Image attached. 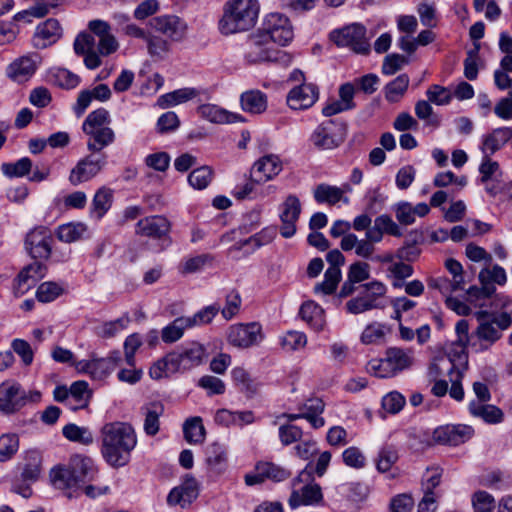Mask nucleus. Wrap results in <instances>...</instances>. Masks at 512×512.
I'll return each instance as SVG.
<instances>
[{
	"label": "nucleus",
	"instance_id": "8",
	"mask_svg": "<svg viewBox=\"0 0 512 512\" xmlns=\"http://www.w3.org/2000/svg\"><path fill=\"white\" fill-rule=\"evenodd\" d=\"M40 399L39 391L27 392L15 381H5L0 385V410L4 413H14L27 403H37Z\"/></svg>",
	"mask_w": 512,
	"mask_h": 512
},
{
	"label": "nucleus",
	"instance_id": "44",
	"mask_svg": "<svg viewBox=\"0 0 512 512\" xmlns=\"http://www.w3.org/2000/svg\"><path fill=\"white\" fill-rule=\"evenodd\" d=\"M185 440L190 444H200L205 440V427L202 418L199 416L187 419L183 424Z\"/></svg>",
	"mask_w": 512,
	"mask_h": 512
},
{
	"label": "nucleus",
	"instance_id": "30",
	"mask_svg": "<svg viewBox=\"0 0 512 512\" xmlns=\"http://www.w3.org/2000/svg\"><path fill=\"white\" fill-rule=\"evenodd\" d=\"M90 397L88 383L84 380L76 381L71 384L69 390L66 389V407L72 411L86 408Z\"/></svg>",
	"mask_w": 512,
	"mask_h": 512
},
{
	"label": "nucleus",
	"instance_id": "51",
	"mask_svg": "<svg viewBox=\"0 0 512 512\" xmlns=\"http://www.w3.org/2000/svg\"><path fill=\"white\" fill-rule=\"evenodd\" d=\"M459 360H463L461 368H457L454 375L450 378L451 387L448 389L449 395L456 401H462L464 399V389L462 387V379L467 369V357L465 355L459 356Z\"/></svg>",
	"mask_w": 512,
	"mask_h": 512
},
{
	"label": "nucleus",
	"instance_id": "22",
	"mask_svg": "<svg viewBox=\"0 0 512 512\" xmlns=\"http://www.w3.org/2000/svg\"><path fill=\"white\" fill-rule=\"evenodd\" d=\"M474 429L469 425H444L436 428L433 439L442 445L458 446L472 438Z\"/></svg>",
	"mask_w": 512,
	"mask_h": 512
},
{
	"label": "nucleus",
	"instance_id": "52",
	"mask_svg": "<svg viewBox=\"0 0 512 512\" xmlns=\"http://www.w3.org/2000/svg\"><path fill=\"white\" fill-rule=\"evenodd\" d=\"M341 280V270L335 268H328L324 274V280L318 283L314 287L315 293H323L325 295H331L335 292L339 282Z\"/></svg>",
	"mask_w": 512,
	"mask_h": 512
},
{
	"label": "nucleus",
	"instance_id": "23",
	"mask_svg": "<svg viewBox=\"0 0 512 512\" xmlns=\"http://www.w3.org/2000/svg\"><path fill=\"white\" fill-rule=\"evenodd\" d=\"M319 98V89L312 83H301L291 89L286 97L288 106L293 110H306Z\"/></svg>",
	"mask_w": 512,
	"mask_h": 512
},
{
	"label": "nucleus",
	"instance_id": "49",
	"mask_svg": "<svg viewBox=\"0 0 512 512\" xmlns=\"http://www.w3.org/2000/svg\"><path fill=\"white\" fill-rule=\"evenodd\" d=\"M387 331L386 325L379 322H372L364 328L360 337L361 343L365 345L381 344L385 340Z\"/></svg>",
	"mask_w": 512,
	"mask_h": 512
},
{
	"label": "nucleus",
	"instance_id": "4",
	"mask_svg": "<svg viewBox=\"0 0 512 512\" xmlns=\"http://www.w3.org/2000/svg\"><path fill=\"white\" fill-rule=\"evenodd\" d=\"M243 58L249 65L269 62L288 65L291 57L284 51L274 46L258 30L250 34L243 44Z\"/></svg>",
	"mask_w": 512,
	"mask_h": 512
},
{
	"label": "nucleus",
	"instance_id": "15",
	"mask_svg": "<svg viewBox=\"0 0 512 512\" xmlns=\"http://www.w3.org/2000/svg\"><path fill=\"white\" fill-rule=\"evenodd\" d=\"M263 339L262 326L258 322L232 325L227 334L229 344L243 349L259 345Z\"/></svg>",
	"mask_w": 512,
	"mask_h": 512
},
{
	"label": "nucleus",
	"instance_id": "42",
	"mask_svg": "<svg viewBox=\"0 0 512 512\" xmlns=\"http://www.w3.org/2000/svg\"><path fill=\"white\" fill-rule=\"evenodd\" d=\"M313 194L315 201L320 204L335 205L340 200L348 202V198H343L344 191L341 188L324 183L317 185Z\"/></svg>",
	"mask_w": 512,
	"mask_h": 512
},
{
	"label": "nucleus",
	"instance_id": "58",
	"mask_svg": "<svg viewBox=\"0 0 512 512\" xmlns=\"http://www.w3.org/2000/svg\"><path fill=\"white\" fill-rule=\"evenodd\" d=\"M226 460V452L220 444L214 443L208 447L207 463L211 468L221 471L225 466Z\"/></svg>",
	"mask_w": 512,
	"mask_h": 512
},
{
	"label": "nucleus",
	"instance_id": "21",
	"mask_svg": "<svg viewBox=\"0 0 512 512\" xmlns=\"http://www.w3.org/2000/svg\"><path fill=\"white\" fill-rule=\"evenodd\" d=\"M280 211V234L284 238H291L296 233V222L302 211L299 198L294 194L288 195L281 204Z\"/></svg>",
	"mask_w": 512,
	"mask_h": 512
},
{
	"label": "nucleus",
	"instance_id": "45",
	"mask_svg": "<svg viewBox=\"0 0 512 512\" xmlns=\"http://www.w3.org/2000/svg\"><path fill=\"white\" fill-rule=\"evenodd\" d=\"M409 86L407 74H400L384 87L385 99L390 103H396L404 96Z\"/></svg>",
	"mask_w": 512,
	"mask_h": 512
},
{
	"label": "nucleus",
	"instance_id": "31",
	"mask_svg": "<svg viewBox=\"0 0 512 512\" xmlns=\"http://www.w3.org/2000/svg\"><path fill=\"white\" fill-rule=\"evenodd\" d=\"M197 111L203 119L211 123L229 124L243 121L241 115L231 113L215 104L200 105Z\"/></svg>",
	"mask_w": 512,
	"mask_h": 512
},
{
	"label": "nucleus",
	"instance_id": "37",
	"mask_svg": "<svg viewBox=\"0 0 512 512\" xmlns=\"http://www.w3.org/2000/svg\"><path fill=\"white\" fill-rule=\"evenodd\" d=\"M324 402L319 398L308 399L299 409L313 428L318 429L324 426L325 420L321 416L324 411Z\"/></svg>",
	"mask_w": 512,
	"mask_h": 512
},
{
	"label": "nucleus",
	"instance_id": "35",
	"mask_svg": "<svg viewBox=\"0 0 512 512\" xmlns=\"http://www.w3.org/2000/svg\"><path fill=\"white\" fill-rule=\"evenodd\" d=\"M299 315L315 331L323 330L325 326L324 310L313 301H308L300 307Z\"/></svg>",
	"mask_w": 512,
	"mask_h": 512
},
{
	"label": "nucleus",
	"instance_id": "41",
	"mask_svg": "<svg viewBox=\"0 0 512 512\" xmlns=\"http://www.w3.org/2000/svg\"><path fill=\"white\" fill-rule=\"evenodd\" d=\"M469 412L475 416L483 419L487 423H500L503 420V412L501 409L494 405L482 404L472 401L469 404Z\"/></svg>",
	"mask_w": 512,
	"mask_h": 512
},
{
	"label": "nucleus",
	"instance_id": "2",
	"mask_svg": "<svg viewBox=\"0 0 512 512\" xmlns=\"http://www.w3.org/2000/svg\"><path fill=\"white\" fill-rule=\"evenodd\" d=\"M258 15L257 0H228L223 5L218 29L225 36L248 31L256 24Z\"/></svg>",
	"mask_w": 512,
	"mask_h": 512
},
{
	"label": "nucleus",
	"instance_id": "20",
	"mask_svg": "<svg viewBox=\"0 0 512 512\" xmlns=\"http://www.w3.org/2000/svg\"><path fill=\"white\" fill-rule=\"evenodd\" d=\"M40 62L37 53L20 56L7 66L6 76L16 83H24L35 74Z\"/></svg>",
	"mask_w": 512,
	"mask_h": 512
},
{
	"label": "nucleus",
	"instance_id": "53",
	"mask_svg": "<svg viewBox=\"0 0 512 512\" xmlns=\"http://www.w3.org/2000/svg\"><path fill=\"white\" fill-rule=\"evenodd\" d=\"M147 51L152 58L164 59L170 51L168 40L158 35L149 34L146 39Z\"/></svg>",
	"mask_w": 512,
	"mask_h": 512
},
{
	"label": "nucleus",
	"instance_id": "6",
	"mask_svg": "<svg viewBox=\"0 0 512 512\" xmlns=\"http://www.w3.org/2000/svg\"><path fill=\"white\" fill-rule=\"evenodd\" d=\"M313 480V470L308 464L292 481L293 490L288 503L291 508L301 505H316L323 499L321 487L310 484Z\"/></svg>",
	"mask_w": 512,
	"mask_h": 512
},
{
	"label": "nucleus",
	"instance_id": "39",
	"mask_svg": "<svg viewBox=\"0 0 512 512\" xmlns=\"http://www.w3.org/2000/svg\"><path fill=\"white\" fill-rule=\"evenodd\" d=\"M460 365H457L452 359L447 357H437L434 358L430 363L427 371V375L430 381H436L445 373L451 377L455 374L457 368H461V363L463 360H459Z\"/></svg>",
	"mask_w": 512,
	"mask_h": 512
},
{
	"label": "nucleus",
	"instance_id": "54",
	"mask_svg": "<svg viewBox=\"0 0 512 512\" xmlns=\"http://www.w3.org/2000/svg\"><path fill=\"white\" fill-rule=\"evenodd\" d=\"M242 299L240 293L236 289L230 290L225 297V305L220 311L225 320H231L240 311Z\"/></svg>",
	"mask_w": 512,
	"mask_h": 512
},
{
	"label": "nucleus",
	"instance_id": "25",
	"mask_svg": "<svg viewBox=\"0 0 512 512\" xmlns=\"http://www.w3.org/2000/svg\"><path fill=\"white\" fill-rule=\"evenodd\" d=\"M282 162L277 155L269 154L257 160L251 169L252 175H257V182H266L276 177L282 171Z\"/></svg>",
	"mask_w": 512,
	"mask_h": 512
},
{
	"label": "nucleus",
	"instance_id": "7",
	"mask_svg": "<svg viewBox=\"0 0 512 512\" xmlns=\"http://www.w3.org/2000/svg\"><path fill=\"white\" fill-rule=\"evenodd\" d=\"M347 124L339 119H329L320 123L311 133L310 142L319 150L338 148L346 139Z\"/></svg>",
	"mask_w": 512,
	"mask_h": 512
},
{
	"label": "nucleus",
	"instance_id": "55",
	"mask_svg": "<svg viewBox=\"0 0 512 512\" xmlns=\"http://www.w3.org/2000/svg\"><path fill=\"white\" fill-rule=\"evenodd\" d=\"M213 178V170L209 166L194 169L188 176L189 184L198 190L205 189Z\"/></svg>",
	"mask_w": 512,
	"mask_h": 512
},
{
	"label": "nucleus",
	"instance_id": "18",
	"mask_svg": "<svg viewBox=\"0 0 512 512\" xmlns=\"http://www.w3.org/2000/svg\"><path fill=\"white\" fill-rule=\"evenodd\" d=\"M291 472L286 468L268 461H259L252 473L245 475V483L248 486L261 484L266 480L281 482L288 479Z\"/></svg>",
	"mask_w": 512,
	"mask_h": 512
},
{
	"label": "nucleus",
	"instance_id": "26",
	"mask_svg": "<svg viewBox=\"0 0 512 512\" xmlns=\"http://www.w3.org/2000/svg\"><path fill=\"white\" fill-rule=\"evenodd\" d=\"M164 405L154 401L143 405L140 413L143 416V430L147 436H155L160 431V417L164 414Z\"/></svg>",
	"mask_w": 512,
	"mask_h": 512
},
{
	"label": "nucleus",
	"instance_id": "61",
	"mask_svg": "<svg viewBox=\"0 0 512 512\" xmlns=\"http://www.w3.org/2000/svg\"><path fill=\"white\" fill-rule=\"evenodd\" d=\"M307 337L303 332L289 331L281 338V346L287 351H296L304 348Z\"/></svg>",
	"mask_w": 512,
	"mask_h": 512
},
{
	"label": "nucleus",
	"instance_id": "60",
	"mask_svg": "<svg viewBox=\"0 0 512 512\" xmlns=\"http://www.w3.org/2000/svg\"><path fill=\"white\" fill-rule=\"evenodd\" d=\"M279 439L284 446L291 445L301 440L303 431L300 427L287 423L279 427Z\"/></svg>",
	"mask_w": 512,
	"mask_h": 512
},
{
	"label": "nucleus",
	"instance_id": "24",
	"mask_svg": "<svg viewBox=\"0 0 512 512\" xmlns=\"http://www.w3.org/2000/svg\"><path fill=\"white\" fill-rule=\"evenodd\" d=\"M171 223L161 215L148 216L136 224V234L144 237L159 239L169 233Z\"/></svg>",
	"mask_w": 512,
	"mask_h": 512
},
{
	"label": "nucleus",
	"instance_id": "64",
	"mask_svg": "<svg viewBox=\"0 0 512 512\" xmlns=\"http://www.w3.org/2000/svg\"><path fill=\"white\" fill-rule=\"evenodd\" d=\"M475 512H492L495 507L494 497L486 491H477L472 496Z\"/></svg>",
	"mask_w": 512,
	"mask_h": 512
},
{
	"label": "nucleus",
	"instance_id": "63",
	"mask_svg": "<svg viewBox=\"0 0 512 512\" xmlns=\"http://www.w3.org/2000/svg\"><path fill=\"white\" fill-rule=\"evenodd\" d=\"M342 459L346 466L361 469L366 464V458L362 451L355 446L346 448L342 453Z\"/></svg>",
	"mask_w": 512,
	"mask_h": 512
},
{
	"label": "nucleus",
	"instance_id": "14",
	"mask_svg": "<svg viewBox=\"0 0 512 512\" xmlns=\"http://www.w3.org/2000/svg\"><path fill=\"white\" fill-rule=\"evenodd\" d=\"M96 468L91 458L75 454L71 456L66 467V489L82 488L86 482L93 480Z\"/></svg>",
	"mask_w": 512,
	"mask_h": 512
},
{
	"label": "nucleus",
	"instance_id": "1",
	"mask_svg": "<svg viewBox=\"0 0 512 512\" xmlns=\"http://www.w3.org/2000/svg\"><path fill=\"white\" fill-rule=\"evenodd\" d=\"M101 453L105 461L114 468L127 465L131 452L137 445L134 428L125 422H111L101 429Z\"/></svg>",
	"mask_w": 512,
	"mask_h": 512
},
{
	"label": "nucleus",
	"instance_id": "19",
	"mask_svg": "<svg viewBox=\"0 0 512 512\" xmlns=\"http://www.w3.org/2000/svg\"><path fill=\"white\" fill-rule=\"evenodd\" d=\"M149 24L153 30L166 36L171 41L183 40L187 32V24L177 15L166 14L152 18Z\"/></svg>",
	"mask_w": 512,
	"mask_h": 512
},
{
	"label": "nucleus",
	"instance_id": "5",
	"mask_svg": "<svg viewBox=\"0 0 512 512\" xmlns=\"http://www.w3.org/2000/svg\"><path fill=\"white\" fill-rule=\"evenodd\" d=\"M413 363L412 352L398 347H390L382 359L369 361L367 370L378 378H390L408 369Z\"/></svg>",
	"mask_w": 512,
	"mask_h": 512
},
{
	"label": "nucleus",
	"instance_id": "28",
	"mask_svg": "<svg viewBox=\"0 0 512 512\" xmlns=\"http://www.w3.org/2000/svg\"><path fill=\"white\" fill-rule=\"evenodd\" d=\"M371 224L370 229L366 231L367 236L372 237V240L381 242L384 234H388L394 237H401L402 232L398 224L388 214H381L377 216Z\"/></svg>",
	"mask_w": 512,
	"mask_h": 512
},
{
	"label": "nucleus",
	"instance_id": "59",
	"mask_svg": "<svg viewBox=\"0 0 512 512\" xmlns=\"http://www.w3.org/2000/svg\"><path fill=\"white\" fill-rule=\"evenodd\" d=\"M110 114L105 108H99L88 114L82 127L87 128H108L110 124Z\"/></svg>",
	"mask_w": 512,
	"mask_h": 512
},
{
	"label": "nucleus",
	"instance_id": "29",
	"mask_svg": "<svg viewBox=\"0 0 512 512\" xmlns=\"http://www.w3.org/2000/svg\"><path fill=\"white\" fill-rule=\"evenodd\" d=\"M512 138V129L509 127H500L492 130L491 133L484 135L480 150L483 155L492 156L500 150Z\"/></svg>",
	"mask_w": 512,
	"mask_h": 512
},
{
	"label": "nucleus",
	"instance_id": "12",
	"mask_svg": "<svg viewBox=\"0 0 512 512\" xmlns=\"http://www.w3.org/2000/svg\"><path fill=\"white\" fill-rule=\"evenodd\" d=\"M475 316L479 321L475 334L479 340L488 342L489 345L500 339L501 331L507 329L512 323L511 316L507 312L489 319V313L481 310L477 311Z\"/></svg>",
	"mask_w": 512,
	"mask_h": 512
},
{
	"label": "nucleus",
	"instance_id": "10",
	"mask_svg": "<svg viewBox=\"0 0 512 512\" xmlns=\"http://www.w3.org/2000/svg\"><path fill=\"white\" fill-rule=\"evenodd\" d=\"M120 361L121 353L119 351L111 352L106 358L76 361L73 353L66 349V364L74 366L78 372H88L97 379L105 378L111 374Z\"/></svg>",
	"mask_w": 512,
	"mask_h": 512
},
{
	"label": "nucleus",
	"instance_id": "17",
	"mask_svg": "<svg viewBox=\"0 0 512 512\" xmlns=\"http://www.w3.org/2000/svg\"><path fill=\"white\" fill-rule=\"evenodd\" d=\"M106 154H95L91 152L88 156L81 159L71 170L69 180L73 185L89 181L95 177L105 166Z\"/></svg>",
	"mask_w": 512,
	"mask_h": 512
},
{
	"label": "nucleus",
	"instance_id": "62",
	"mask_svg": "<svg viewBox=\"0 0 512 512\" xmlns=\"http://www.w3.org/2000/svg\"><path fill=\"white\" fill-rule=\"evenodd\" d=\"M62 291L63 289L59 284L55 282H44L38 287L36 296L40 302L48 303L60 296Z\"/></svg>",
	"mask_w": 512,
	"mask_h": 512
},
{
	"label": "nucleus",
	"instance_id": "40",
	"mask_svg": "<svg viewBox=\"0 0 512 512\" xmlns=\"http://www.w3.org/2000/svg\"><path fill=\"white\" fill-rule=\"evenodd\" d=\"M112 199L113 193L111 189L106 187H101L98 189L92 200L90 216L100 220L110 209Z\"/></svg>",
	"mask_w": 512,
	"mask_h": 512
},
{
	"label": "nucleus",
	"instance_id": "27",
	"mask_svg": "<svg viewBox=\"0 0 512 512\" xmlns=\"http://www.w3.org/2000/svg\"><path fill=\"white\" fill-rule=\"evenodd\" d=\"M82 130L88 136L87 149L95 154H102L101 151L110 146L115 141V133L110 127H82Z\"/></svg>",
	"mask_w": 512,
	"mask_h": 512
},
{
	"label": "nucleus",
	"instance_id": "47",
	"mask_svg": "<svg viewBox=\"0 0 512 512\" xmlns=\"http://www.w3.org/2000/svg\"><path fill=\"white\" fill-rule=\"evenodd\" d=\"M42 457L37 451H30L26 454L22 470V478L25 481L35 482L41 474Z\"/></svg>",
	"mask_w": 512,
	"mask_h": 512
},
{
	"label": "nucleus",
	"instance_id": "3",
	"mask_svg": "<svg viewBox=\"0 0 512 512\" xmlns=\"http://www.w3.org/2000/svg\"><path fill=\"white\" fill-rule=\"evenodd\" d=\"M74 51L83 57L84 65L89 70H95L102 65V57H107L119 49V43L113 34L99 38L95 43L93 35L83 32L74 41Z\"/></svg>",
	"mask_w": 512,
	"mask_h": 512
},
{
	"label": "nucleus",
	"instance_id": "38",
	"mask_svg": "<svg viewBox=\"0 0 512 512\" xmlns=\"http://www.w3.org/2000/svg\"><path fill=\"white\" fill-rule=\"evenodd\" d=\"M199 95V90L196 88L185 87L174 90L172 92L161 95L158 98V105L161 108H167L178 104L185 103L191 99H194Z\"/></svg>",
	"mask_w": 512,
	"mask_h": 512
},
{
	"label": "nucleus",
	"instance_id": "57",
	"mask_svg": "<svg viewBox=\"0 0 512 512\" xmlns=\"http://www.w3.org/2000/svg\"><path fill=\"white\" fill-rule=\"evenodd\" d=\"M220 306L218 304H212L204 307L193 316H186V320L188 322L189 327H194L198 325L208 324L213 318L219 313Z\"/></svg>",
	"mask_w": 512,
	"mask_h": 512
},
{
	"label": "nucleus",
	"instance_id": "33",
	"mask_svg": "<svg viewBox=\"0 0 512 512\" xmlns=\"http://www.w3.org/2000/svg\"><path fill=\"white\" fill-rule=\"evenodd\" d=\"M111 98V90L107 84H99L91 90H83L79 93L74 110L78 116L84 113L93 99L101 102Z\"/></svg>",
	"mask_w": 512,
	"mask_h": 512
},
{
	"label": "nucleus",
	"instance_id": "46",
	"mask_svg": "<svg viewBox=\"0 0 512 512\" xmlns=\"http://www.w3.org/2000/svg\"><path fill=\"white\" fill-rule=\"evenodd\" d=\"M33 168V162L29 157H22L16 162L1 164L2 173L8 178H22L28 176Z\"/></svg>",
	"mask_w": 512,
	"mask_h": 512
},
{
	"label": "nucleus",
	"instance_id": "34",
	"mask_svg": "<svg viewBox=\"0 0 512 512\" xmlns=\"http://www.w3.org/2000/svg\"><path fill=\"white\" fill-rule=\"evenodd\" d=\"M394 212L396 219L402 225H412L415 222V217L426 216L430 208L426 203H418L416 206H412L411 203L401 201L394 206Z\"/></svg>",
	"mask_w": 512,
	"mask_h": 512
},
{
	"label": "nucleus",
	"instance_id": "48",
	"mask_svg": "<svg viewBox=\"0 0 512 512\" xmlns=\"http://www.w3.org/2000/svg\"><path fill=\"white\" fill-rule=\"evenodd\" d=\"M190 328L185 316L178 317L161 331V339L165 343H174L184 334V331Z\"/></svg>",
	"mask_w": 512,
	"mask_h": 512
},
{
	"label": "nucleus",
	"instance_id": "50",
	"mask_svg": "<svg viewBox=\"0 0 512 512\" xmlns=\"http://www.w3.org/2000/svg\"><path fill=\"white\" fill-rule=\"evenodd\" d=\"M66 439L83 446H89L94 441L93 433L88 427L74 423L66 424Z\"/></svg>",
	"mask_w": 512,
	"mask_h": 512
},
{
	"label": "nucleus",
	"instance_id": "11",
	"mask_svg": "<svg viewBox=\"0 0 512 512\" xmlns=\"http://www.w3.org/2000/svg\"><path fill=\"white\" fill-rule=\"evenodd\" d=\"M257 30L274 46H286L294 36L289 19L280 13L268 14Z\"/></svg>",
	"mask_w": 512,
	"mask_h": 512
},
{
	"label": "nucleus",
	"instance_id": "32",
	"mask_svg": "<svg viewBox=\"0 0 512 512\" xmlns=\"http://www.w3.org/2000/svg\"><path fill=\"white\" fill-rule=\"evenodd\" d=\"M60 23L55 19H48L37 26L34 35V45L38 48H45L55 43L61 36Z\"/></svg>",
	"mask_w": 512,
	"mask_h": 512
},
{
	"label": "nucleus",
	"instance_id": "43",
	"mask_svg": "<svg viewBox=\"0 0 512 512\" xmlns=\"http://www.w3.org/2000/svg\"><path fill=\"white\" fill-rule=\"evenodd\" d=\"M364 291L361 294L370 305H373V309H383L385 303H383L384 296L387 288L380 281H371L363 285Z\"/></svg>",
	"mask_w": 512,
	"mask_h": 512
},
{
	"label": "nucleus",
	"instance_id": "9",
	"mask_svg": "<svg viewBox=\"0 0 512 512\" xmlns=\"http://www.w3.org/2000/svg\"><path fill=\"white\" fill-rule=\"evenodd\" d=\"M330 40L338 47L349 48L356 54L366 55L370 45L366 39V28L360 24H351L342 29L333 30Z\"/></svg>",
	"mask_w": 512,
	"mask_h": 512
},
{
	"label": "nucleus",
	"instance_id": "36",
	"mask_svg": "<svg viewBox=\"0 0 512 512\" xmlns=\"http://www.w3.org/2000/svg\"><path fill=\"white\" fill-rule=\"evenodd\" d=\"M241 107L245 112L261 114L267 109V96L260 90H250L241 94Z\"/></svg>",
	"mask_w": 512,
	"mask_h": 512
},
{
	"label": "nucleus",
	"instance_id": "56",
	"mask_svg": "<svg viewBox=\"0 0 512 512\" xmlns=\"http://www.w3.org/2000/svg\"><path fill=\"white\" fill-rule=\"evenodd\" d=\"M479 281L485 282L487 285H504L507 281V276L504 268L499 265H493L491 268H483L479 272Z\"/></svg>",
	"mask_w": 512,
	"mask_h": 512
},
{
	"label": "nucleus",
	"instance_id": "13",
	"mask_svg": "<svg viewBox=\"0 0 512 512\" xmlns=\"http://www.w3.org/2000/svg\"><path fill=\"white\" fill-rule=\"evenodd\" d=\"M206 358L203 345L192 342L168 353L170 364L176 372H186L201 365Z\"/></svg>",
	"mask_w": 512,
	"mask_h": 512
},
{
	"label": "nucleus",
	"instance_id": "16",
	"mask_svg": "<svg viewBox=\"0 0 512 512\" xmlns=\"http://www.w3.org/2000/svg\"><path fill=\"white\" fill-rule=\"evenodd\" d=\"M54 242L50 230L39 226L29 231L25 238V249L36 260H47L52 251Z\"/></svg>",
	"mask_w": 512,
	"mask_h": 512
}]
</instances>
